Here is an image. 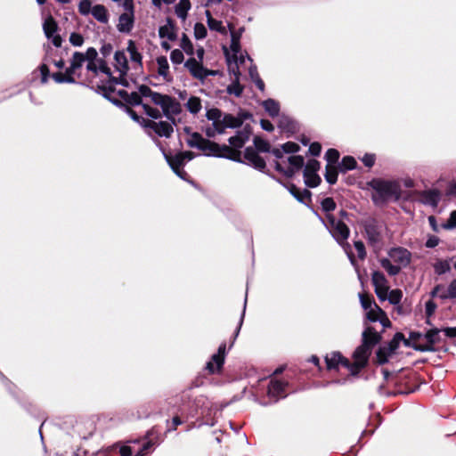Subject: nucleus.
<instances>
[{
	"label": "nucleus",
	"instance_id": "obj_60",
	"mask_svg": "<svg viewBox=\"0 0 456 456\" xmlns=\"http://www.w3.org/2000/svg\"><path fill=\"white\" fill-rule=\"evenodd\" d=\"M202 141H203L202 137L198 133H194L191 136V139L189 140V144L191 147L200 148Z\"/></svg>",
	"mask_w": 456,
	"mask_h": 456
},
{
	"label": "nucleus",
	"instance_id": "obj_63",
	"mask_svg": "<svg viewBox=\"0 0 456 456\" xmlns=\"http://www.w3.org/2000/svg\"><path fill=\"white\" fill-rule=\"evenodd\" d=\"M98 72H102L108 77L110 76V69L108 67L107 63L103 60L98 61Z\"/></svg>",
	"mask_w": 456,
	"mask_h": 456
},
{
	"label": "nucleus",
	"instance_id": "obj_50",
	"mask_svg": "<svg viewBox=\"0 0 456 456\" xmlns=\"http://www.w3.org/2000/svg\"><path fill=\"white\" fill-rule=\"evenodd\" d=\"M194 37L196 39H203L207 36V28L202 23H196L194 25Z\"/></svg>",
	"mask_w": 456,
	"mask_h": 456
},
{
	"label": "nucleus",
	"instance_id": "obj_3",
	"mask_svg": "<svg viewBox=\"0 0 456 456\" xmlns=\"http://www.w3.org/2000/svg\"><path fill=\"white\" fill-rule=\"evenodd\" d=\"M411 253L408 249L396 247L388 251V258H382L379 263L389 275L395 276L411 263Z\"/></svg>",
	"mask_w": 456,
	"mask_h": 456
},
{
	"label": "nucleus",
	"instance_id": "obj_14",
	"mask_svg": "<svg viewBox=\"0 0 456 456\" xmlns=\"http://www.w3.org/2000/svg\"><path fill=\"white\" fill-rule=\"evenodd\" d=\"M371 281L379 299L381 301L387 300V294L389 290V286L385 275L381 272L375 271L372 273Z\"/></svg>",
	"mask_w": 456,
	"mask_h": 456
},
{
	"label": "nucleus",
	"instance_id": "obj_57",
	"mask_svg": "<svg viewBox=\"0 0 456 456\" xmlns=\"http://www.w3.org/2000/svg\"><path fill=\"white\" fill-rule=\"evenodd\" d=\"M444 229H453L456 227V210L452 211L445 224H442Z\"/></svg>",
	"mask_w": 456,
	"mask_h": 456
},
{
	"label": "nucleus",
	"instance_id": "obj_6",
	"mask_svg": "<svg viewBox=\"0 0 456 456\" xmlns=\"http://www.w3.org/2000/svg\"><path fill=\"white\" fill-rule=\"evenodd\" d=\"M85 62L84 53L75 52L72 55L69 67L66 69L64 73H54L53 78L57 83H75L76 77H81L80 71Z\"/></svg>",
	"mask_w": 456,
	"mask_h": 456
},
{
	"label": "nucleus",
	"instance_id": "obj_7",
	"mask_svg": "<svg viewBox=\"0 0 456 456\" xmlns=\"http://www.w3.org/2000/svg\"><path fill=\"white\" fill-rule=\"evenodd\" d=\"M229 28L232 37L230 51L227 48H224L227 66L229 67V62L234 61L240 68V66H242L245 63L246 58L250 62H252V60L247 53L244 54L240 52V38L244 28H241L239 29L238 32H235L233 31V28L232 26L229 25Z\"/></svg>",
	"mask_w": 456,
	"mask_h": 456
},
{
	"label": "nucleus",
	"instance_id": "obj_12",
	"mask_svg": "<svg viewBox=\"0 0 456 456\" xmlns=\"http://www.w3.org/2000/svg\"><path fill=\"white\" fill-rule=\"evenodd\" d=\"M184 67L194 78L201 81L209 76H216L217 74V71L205 68L203 62L197 61L195 57H190L185 61Z\"/></svg>",
	"mask_w": 456,
	"mask_h": 456
},
{
	"label": "nucleus",
	"instance_id": "obj_13",
	"mask_svg": "<svg viewBox=\"0 0 456 456\" xmlns=\"http://www.w3.org/2000/svg\"><path fill=\"white\" fill-rule=\"evenodd\" d=\"M124 12L118 17L117 28L121 33H129L134 23V4L125 5L122 4Z\"/></svg>",
	"mask_w": 456,
	"mask_h": 456
},
{
	"label": "nucleus",
	"instance_id": "obj_32",
	"mask_svg": "<svg viewBox=\"0 0 456 456\" xmlns=\"http://www.w3.org/2000/svg\"><path fill=\"white\" fill-rule=\"evenodd\" d=\"M191 9L190 0H179L175 7L176 16L182 20H185L188 15V12Z\"/></svg>",
	"mask_w": 456,
	"mask_h": 456
},
{
	"label": "nucleus",
	"instance_id": "obj_29",
	"mask_svg": "<svg viewBox=\"0 0 456 456\" xmlns=\"http://www.w3.org/2000/svg\"><path fill=\"white\" fill-rule=\"evenodd\" d=\"M91 14L101 23L106 24L109 21L108 10L102 4H95L93 6Z\"/></svg>",
	"mask_w": 456,
	"mask_h": 456
},
{
	"label": "nucleus",
	"instance_id": "obj_38",
	"mask_svg": "<svg viewBox=\"0 0 456 456\" xmlns=\"http://www.w3.org/2000/svg\"><path fill=\"white\" fill-rule=\"evenodd\" d=\"M338 167L335 165L327 164L325 179L330 184H335L338 181Z\"/></svg>",
	"mask_w": 456,
	"mask_h": 456
},
{
	"label": "nucleus",
	"instance_id": "obj_58",
	"mask_svg": "<svg viewBox=\"0 0 456 456\" xmlns=\"http://www.w3.org/2000/svg\"><path fill=\"white\" fill-rule=\"evenodd\" d=\"M98 53L94 47H89L86 53H84V58L86 61H99L97 59Z\"/></svg>",
	"mask_w": 456,
	"mask_h": 456
},
{
	"label": "nucleus",
	"instance_id": "obj_5",
	"mask_svg": "<svg viewBox=\"0 0 456 456\" xmlns=\"http://www.w3.org/2000/svg\"><path fill=\"white\" fill-rule=\"evenodd\" d=\"M370 185L374 190L372 200L376 204H381L392 198L397 200L400 197L401 187L397 182L374 179Z\"/></svg>",
	"mask_w": 456,
	"mask_h": 456
},
{
	"label": "nucleus",
	"instance_id": "obj_10",
	"mask_svg": "<svg viewBox=\"0 0 456 456\" xmlns=\"http://www.w3.org/2000/svg\"><path fill=\"white\" fill-rule=\"evenodd\" d=\"M119 94L126 99V101L131 104V105H142L145 113L152 118H155V119H158L161 117V113L160 111L156 109V108H152L151 107L149 104L147 103H143L142 102V98L143 96V94H142L141 91L139 90L138 92H132L130 94H128L127 92L124 91V90H121L118 92Z\"/></svg>",
	"mask_w": 456,
	"mask_h": 456
},
{
	"label": "nucleus",
	"instance_id": "obj_34",
	"mask_svg": "<svg viewBox=\"0 0 456 456\" xmlns=\"http://www.w3.org/2000/svg\"><path fill=\"white\" fill-rule=\"evenodd\" d=\"M208 26L211 30L217 31L221 34H226V29L223 26L222 21L214 19L209 11H206Z\"/></svg>",
	"mask_w": 456,
	"mask_h": 456
},
{
	"label": "nucleus",
	"instance_id": "obj_37",
	"mask_svg": "<svg viewBox=\"0 0 456 456\" xmlns=\"http://www.w3.org/2000/svg\"><path fill=\"white\" fill-rule=\"evenodd\" d=\"M263 107L270 116L276 117L279 115L280 106L276 101L268 99L263 102Z\"/></svg>",
	"mask_w": 456,
	"mask_h": 456
},
{
	"label": "nucleus",
	"instance_id": "obj_61",
	"mask_svg": "<svg viewBox=\"0 0 456 456\" xmlns=\"http://www.w3.org/2000/svg\"><path fill=\"white\" fill-rule=\"evenodd\" d=\"M134 449L131 448L130 443L128 444L122 445L119 448V453L121 456H134Z\"/></svg>",
	"mask_w": 456,
	"mask_h": 456
},
{
	"label": "nucleus",
	"instance_id": "obj_44",
	"mask_svg": "<svg viewBox=\"0 0 456 456\" xmlns=\"http://www.w3.org/2000/svg\"><path fill=\"white\" fill-rule=\"evenodd\" d=\"M305 183L308 187H316L321 182L320 176L315 172L304 173Z\"/></svg>",
	"mask_w": 456,
	"mask_h": 456
},
{
	"label": "nucleus",
	"instance_id": "obj_36",
	"mask_svg": "<svg viewBox=\"0 0 456 456\" xmlns=\"http://www.w3.org/2000/svg\"><path fill=\"white\" fill-rule=\"evenodd\" d=\"M221 158H226L232 160H237L240 158V151H237L225 144L220 145Z\"/></svg>",
	"mask_w": 456,
	"mask_h": 456
},
{
	"label": "nucleus",
	"instance_id": "obj_23",
	"mask_svg": "<svg viewBox=\"0 0 456 456\" xmlns=\"http://www.w3.org/2000/svg\"><path fill=\"white\" fill-rule=\"evenodd\" d=\"M245 159L256 168L263 169L265 167V161L253 148H247L244 152Z\"/></svg>",
	"mask_w": 456,
	"mask_h": 456
},
{
	"label": "nucleus",
	"instance_id": "obj_40",
	"mask_svg": "<svg viewBox=\"0 0 456 456\" xmlns=\"http://www.w3.org/2000/svg\"><path fill=\"white\" fill-rule=\"evenodd\" d=\"M447 295L448 286L445 287L443 284H437L431 291L432 297H439L442 300L451 299V297H448Z\"/></svg>",
	"mask_w": 456,
	"mask_h": 456
},
{
	"label": "nucleus",
	"instance_id": "obj_8",
	"mask_svg": "<svg viewBox=\"0 0 456 456\" xmlns=\"http://www.w3.org/2000/svg\"><path fill=\"white\" fill-rule=\"evenodd\" d=\"M303 166L304 158L299 155H292L285 160H276L274 163L275 169L288 177L293 176Z\"/></svg>",
	"mask_w": 456,
	"mask_h": 456
},
{
	"label": "nucleus",
	"instance_id": "obj_24",
	"mask_svg": "<svg viewBox=\"0 0 456 456\" xmlns=\"http://www.w3.org/2000/svg\"><path fill=\"white\" fill-rule=\"evenodd\" d=\"M440 198L441 194L437 190L424 191L420 193L421 202L433 208L437 207Z\"/></svg>",
	"mask_w": 456,
	"mask_h": 456
},
{
	"label": "nucleus",
	"instance_id": "obj_1",
	"mask_svg": "<svg viewBox=\"0 0 456 456\" xmlns=\"http://www.w3.org/2000/svg\"><path fill=\"white\" fill-rule=\"evenodd\" d=\"M140 91L144 98L159 106L163 114L173 122L174 116L179 114L182 110L180 102L172 96L154 92L147 86H141Z\"/></svg>",
	"mask_w": 456,
	"mask_h": 456
},
{
	"label": "nucleus",
	"instance_id": "obj_54",
	"mask_svg": "<svg viewBox=\"0 0 456 456\" xmlns=\"http://www.w3.org/2000/svg\"><path fill=\"white\" fill-rule=\"evenodd\" d=\"M254 142H255L256 148L258 151H263V152L270 151V144L268 142H266L263 139H260V138H256Z\"/></svg>",
	"mask_w": 456,
	"mask_h": 456
},
{
	"label": "nucleus",
	"instance_id": "obj_31",
	"mask_svg": "<svg viewBox=\"0 0 456 456\" xmlns=\"http://www.w3.org/2000/svg\"><path fill=\"white\" fill-rule=\"evenodd\" d=\"M127 52L129 53L131 61L134 65V68L141 67L142 54L137 51L136 45L132 40L128 42Z\"/></svg>",
	"mask_w": 456,
	"mask_h": 456
},
{
	"label": "nucleus",
	"instance_id": "obj_43",
	"mask_svg": "<svg viewBox=\"0 0 456 456\" xmlns=\"http://www.w3.org/2000/svg\"><path fill=\"white\" fill-rule=\"evenodd\" d=\"M180 47L183 49V51L186 54L190 55L191 57H193L192 56L194 54L193 45L185 34H183V37H182L181 42H180Z\"/></svg>",
	"mask_w": 456,
	"mask_h": 456
},
{
	"label": "nucleus",
	"instance_id": "obj_47",
	"mask_svg": "<svg viewBox=\"0 0 456 456\" xmlns=\"http://www.w3.org/2000/svg\"><path fill=\"white\" fill-rule=\"evenodd\" d=\"M92 3L90 0H80L78 4V12L81 15H88L92 12Z\"/></svg>",
	"mask_w": 456,
	"mask_h": 456
},
{
	"label": "nucleus",
	"instance_id": "obj_18",
	"mask_svg": "<svg viewBox=\"0 0 456 456\" xmlns=\"http://www.w3.org/2000/svg\"><path fill=\"white\" fill-rule=\"evenodd\" d=\"M225 348L226 345L224 343L221 344L218 347V352L215 354L211 361L207 363V370L210 373H215L222 368L224 361Z\"/></svg>",
	"mask_w": 456,
	"mask_h": 456
},
{
	"label": "nucleus",
	"instance_id": "obj_9",
	"mask_svg": "<svg viewBox=\"0 0 456 456\" xmlns=\"http://www.w3.org/2000/svg\"><path fill=\"white\" fill-rule=\"evenodd\" d=\"M438 329H431L425 334L416 335V349L421 352L433 351L435 345L440 342V332Z\"/></svg>",
	"mask_w": 456,
	"mask_h": 456
},
{
	"label": "nucleus",
	"instance_id": "obj_62",
	"mask_svg": "<svg viewBox=\"0 0 456 456\" xmlns=\"http://www.w3.org/2000/svg\"><path fill=\"white\" fill-rule=\"evenodd\" d=\"M448 297H451L452 300L456 299V278L453 279L448 285Z\"/></svg>",
	"mask_w": 456,
	"mask_h": 456
},
{
	"label": "nucleus",
	"instance_id": "obj_30",
	"mask_svg": "<svg viewBox=\"0 0 456 456\" xmlns=\"http://www.w3.org/2000/svg\"><path fill=\"white\" fill-rule=\"evenodd\" d=\"M248 140V135L246 133L239 132L236 135L230 137L229 143L231 148L239 151L238 150L242 148Z\"/></svg>",
	"mask_w": 456,
	"mask_h": 456
},
{
	"label": "nucleus",
	"instance_id": "obj_19",
	"mask_svg": "<svg viewBox=\"0 0 456 456\" xmlns=\"http://www.w3.org/2000/svg\"><path fill=\"white\" fill-rule=\"evenodd\" d=\"M193 154L190 151H185L182 153H178L173 157L167 158V161L173 171L180 170V168H183L184 164L187 161L192 159Z\"/></svg>",
	"mask_w": 456,
	"mask_h": 456
},
{
	"label": "nucleus",
	"instance_id": "obj_11",
	"mask_svg": "<svg viewBox=\"0 0 456 456\" xmlns=\"http://www.w3.org/2000/svg\"><path fill=\"white\" fill-rule=\"evenodd\" d=\"M371 350L368 346L367 338L354 352V362L350 363V371L354 374L358 373L366 364Z\"/></svg>",
	"mask_w": 456,
	"mask_h": 456
},
{
	"label": "nucleus",
	"instance_id": "obj_53",
	"mask_svg": "<svg viewBox=\"0 0 456 456\" xmlns=\"http://www.w3.org/2000/svg\"><path fill=\"white\" fill-rule=\"evenodd\" d=\"M359 298L362 308L365 310H368L374 305L375 302H373L372 298L368 295L359 294Z\"/></svg>",
	"mask_w": 456,
	"mask_h": 456
},
{
	"label": "nucleus",
	"instance_id": "obj_46",
	"mask_svg": "<svg viewBox=\"0 0 456 456\" xmlns=\"http://www.w3.org/2000/svg\"><path fill=\"white\" fill-rule=\"evenodd\" d=\"M450 269V264L446 260H438L434 264L435 273L438 275H442L448 273Z\"/></svg>",
	"mask_w": 456,
	"mask_h": 456
},
{
	"label": "nucleus",
	"instance_id": "obj_55",
	"mask_svg": "<svg viewBox=\"0 0 456 456\" xmlns=\"http://www.w3.org/2000/svg\"><path fill=\"white\" fill-rule=\"evenodd\" d=\"M69 42L74 46H81L84 43V37L79 33H71L69 36Z\"/></svg>",
	"mask_w": 456,
	"mask_h": 456
},
{
	"label": "nucleus",
	"instance_id": "obj_27",
	"mask_svg": "<svg viewBox=\"0 0 456 456\" xmlns=\"http://www.w3.org/2000/svg\"><path fill=\"white\" fill-rule=\"evenodd\" d=\"M159 36L162 39L175 41L177 37L176 29L170 21H167L165 25L159 27Z\"/></svg>",
	"mask_w": 456,
	"mask_h": 456
},
{
	"label": "nucleus",
	"instance_id": "obj_48",
	"mask_svg": "<svg viewBox=\"0 0 456 456\" xmlns=\"http://www.w3.org/2000/svg\"><path fill=\"white\" fill-rule=\"evenodd\" d=\"M339 158V152L336 149H329L325 154V159L330 165H335Z\"/></svg>",
	"mask_w": 456,
	"mask_h": 456
},
{
	"label": "nucleus",
	"instance_id": "obj_52",
	"mask_svg": "<svg viewBox=\"0 0 456 456\" xmlns=\"http://www.w3.org/2000/svg\"><path fill=\"white\" fill-rule=\"evenodd\" d=\"M319 168H320L319 161H317L316 159H310L307 161V163L305 167L304 173H307V174L311 173V172L317 173Z\"/></svg>",
	"mask_w": 456,
	"mask_h": 456
},
{
	"label": "nucleus",
	"instance_id": "obj_42",
	"mask_svg": "<svg viewBox=\"0 0 456 456\" xmlns=\"http://www.w3.org/2000/svg\"><path fill=\"white\" fill-rule=\"evenodd\" d=\"M383 310L374 303V305L367 310L366 316L370 322H378L379 316L383 314Z\"/></svg>",
	"mask_w": 456,
	"mask_h": 456
},
{
	"label": "nucleus",
	"instance_id": "obj_26",
	"mask_svg": "<svg viewBox=\"0 0 456 456\" xmlns=\"http://www.w3.org/2000/svg\"><path fill=\"white\" fill-rule=\"evenodd\" d=\"M131 448L134 449V456H147L150 454L152 443L150 441H133L130 442Z\"/></svg>",
	"mask_w": 456,
	"mask_h": 456
},
{
	"label": "nucleus",
	"instance_id": "obj_41",
	"mask_svg": "<svg viewBox=\"0 0 456 456\" xmlns=\"http://www.w3.org/2000/svg\"><path fill=\"white\" fill-rule=\"evenodd\" d=\"M356 161L353 157L347 156L343 158L342 161L338 165V170L342 173H346L348 170L355 168Z\"/></svg>",
	"mask_w": 456,
	"mask_h": 456
},
{
	"label": "nucleus",
	"instance_id": "obj_20",
	"mask_svg": "<svg viewBox=\"0 0 456 456\" xmlns=\"http://www.w3.org/2000/svg\"><path fill=\"white\" fill-rule=\"evenodd\" d=\"M147 126L151 128L158 135L169 137L174 129L172 124L167 121H149Z\"/></svg>",
	"mask_w": 456,
	"mask_h": 456
},
{
	"label": "nucleus",
	"instance_id": "obj_64",
	"mask_svg": "<svg viewBox=\"0 0 456 456\" xmlns=\"http://www.w3.org/2000/svg\"><path fill=\"white\" fill-rule=\"evenodd\" d=\"M309 152L313 156H319L322 151V146L319 142H313L309 146Z\"/></svg>",
	"mask_w": 456,
	"mask_h": 456
},
{
	"label": "nucleus",
	"instance_id": "obj_2",
	"mask_svg": "<svg viewBox=\"0 0 456 456\" xmlns=\"http://www.w3.org/2000/svg\"><path fill=\"white\" fill-rule=\"evenodd\" d=\"M207 118L212 122L214 130L218 134H223L227 128H238L241 126L246 118L244 114L233 116L224 114L217 108H211L206 112Z\"/></svg>",
	"mask_w": 456,
	"mask_h": 456
},
{
	"label": "nucleus",
	"instance_id": "obj_59",
	"mask_svg": "<svg viewBox=\"0 0 456 456\" xmlns=\"http://www.w3.org/2000/svg\"><path fill=\"white\" fill-rule=\"evenodd\" d=\"M354 248H355V250L357 252L358 257L360 259H364L365 256H366V251H365L364 244L362 241L357 240V241H354Z\"/></svg>",
	"mask_w": 456,
	"mask_h": 456
},
{
	"label": "nucleus",
	"instance_id": "obj_4",
	"mask_svg": "<svg viewBox=\"0 0 456 456\" xmlns=\"http://www.w3.org/2000/svg\"><path fill=\"white\" fill-rule=\"evenodd\" d=\"M326 220L327 222L322 220L323 224L338 243L344 247L351 263L354 265V256L348 252L350 245L346 242L350 233L349 228L341 219L337 218L332 214H327Z\"/></svg>",
	"mask_w": 456,
	"mask_h": 456
},
{
	"label": "nucleus",
	"instance_id": "obj_25",
	"mask_svg": "<svg viewBox=\"0 0 456 456\" xmlns=\"http://www.w3.org/2000/svg\"><path fill=\"white\" fill-rule=\"evenodd\" d=\"M286 383L278 380H271L268 386V395L273 398L274 401H277L279 398L284 397L283 395Z\"/></svg>",
	"mask_w": 456,
	"mask_h": 456
},
{
	"label": "nucleus",
	"instance_id": "obj_49",
	"mask_svg": "<svg viewBox=\"0 0 456 456\" xmlns=\"http://www.w3.org/2000/svg\"><path fill=\"white\" fill-rule=\"evenodd\" d=\"M322 208L323 211L327 212V214H330V211H333L336 208V203L332 198H325L322 200Z\"/></svg>",
	"mask_w": 456,
	"mask_h": 456
},
{
	"label": "nucleus",
	"instance_id": "obj_28",
	"mask_svg": "<svg viewBox=\"0 0 456 456\" xmlns=\"http://www.w3.org/2000/svg\"><path fill=\"white\" fill-rule=\"evenodd\" d=\"M365 232L370 243L375 244L380 241V231L374 221L366 224Z\"/></svg>",
	"mask_w": 456,
	"mask_h": 456
},
{
	"label": "nucleus",
	"instance_id": "obj_39",
	"mask_svg": "<svg viewBox=\"0 0 456 456\" xmlns=\"http://www.w3.org/2000/svg\"><path fill=\"white\" fill-rule=\"evenodd\" d=\"M186 108L191 113L198 114L202 108L200 99L196 96L190 97L186 102Z\"/></svg>",
	"mask_w": 456,
	"mask_h": 456
},
{
	"label": "nucleus",
	"instance_id": "obj_17",
	"mask_svg": "<svg viewBox=\"0 0 456 456\" xmlns=\"http://www.w3.org/2000/svg\"><path fill=\"white\" fill-rule=\"evenodd\" d=\"M57 23L52 16L47 17L43 24L44 32L48 39L52 40V43L56 46L60 47L61 45V38L57 32Z\"/></svg>",
	"mask_w": 456,
	"mask_h": 456
},
{
	"label": "nucleus",
	"instance_id": "obj_15",
	"mask_svg": "<svg viewBox=\"0 0 456 456\" xmlns=\"http://www.w3.org/2000/svg\"><path fill=\"white\" fill-rule=\"evenodd\" d=\"M240 67L237 65L236 62H229L228 71L231 75L233 76L232 79V84L227 86V93L229 94H233L237 97L240 96L244 87L240 84Z\"/></svg>",
	"mask_w": 456,
	"mask_h": 456
},
{
	"label": "nucleus",
	"instance_id": "obj_16",
	"mask_svg": "<svg viewBox=\"0 0 456 456\" xmlns=\"http://www.w3.org/2000/svg\"><path fill=\"white\" fill-rule=\"evenodd\" d=\"M114 67L115 69L118 72L119 77L118 81L116 80V83H119L121 85H126L127 81L125 77L126 75L129 67H128V61L127 57L125 52L123 51H117L114 54Z\"/></svg>",
	"mask_w": 456,
	"mask_h": 456
},
{
	"label": "nucleus",
	"instance_id": "obj_45",
	"mask_svg": "<svg viewBox=\"0 0 456 456\" xmlns=\"http://www.w3.org/2000/svg\"><path fill=\"white\" fill-rule=\"evenodd\" d=\"M403 297V292L401 289H395L391 291L388 290L387 294V299L390 304L397 305L400 304Z\"/></svg>",
	"mask_w": 456,
	"mask_h": 456
},
{
	"label": "nucleus",
	"instance_id": "obj_22",
	"mask_svg": "<svg viewBox=\"0 0 456 456\" xmlns=\"http://www.w3.org/2000/svg\"><path fill=\"white\" fill-rule=\"evenodd\" d=\"M325 361L329 369L337 368L339 364H342L350 370V362L346 358H344L338 352H333L328 354Z\"/></svg>",
	"mask_w": 456,
	"mask_h": 456
},
{
	"label": "nucleus",
	"instance_id": "obj_21",
	"mask_svg": "<svg viewBox=\"0 0 456 456\" xmlns=\"http://www.w3.org/2000/svg\"><path fill=\"white\" fill-rule=\"evenodd\" d=\"M157 63V73L159 77H162L166 82H171L173 76L169 71V63L165 56H159L156 60Z\"/></svg>",
	"mask_w": 456,
	"mask_h": 456
},
{
	"label": "nucleus",
	"instance_id": "obj_56",
	"mask_svg": "<svg viewBox=\"0 0 456 456\" xmlns=\"http://www.w3.org/2000/svg\"><path fill=\"white\" fill-rule=\"evenodd\" d=\"M282 151L286 153H295L299 151V146L292 142H288L281 146Z\"/></svg>",
	"mask_w": 456,
	"mask_h": 456
},
{
	"label": "nucleus",
	"instance_id": "obj_35",
	"mask_svg": "<svg viewBox=\"0 0 456 456\" xmlns=\"http://www.w3.org/2000/svg\"><path fill=\"white\" fill-rule=\"evenodd\" d=\"M364 338H367L368 346L372 349V347L379 342V336L375 331L373 328H367L362 333V342L364 341Z\"/></svg>",
	"mask_w": 456,
	"mask_h": 456
},
{
	"label": "nucleus",
	"instance_id": "obj_51",
	"mask_svg": "<svg viewBox=\"0 0 456 456\" xmlns=\"http://www.w3.org/2000/svg\"><path fill=\"white\" fill-rule=\"evenodd\" d=\"M170 59L174 64H181L184 60L183 53L181 50L175 49L171 52Z\"/></svg>",
	"mask_w": 456,
	"mask_h": 456
},
{
	"label": "nucleus",
	"instance_id": "obj_33",
	"mask_svg": "<svg viewBox=\"0 0 456 456\" xmlns=\"http://www.w3.org/2000/svg\"><path fill=\"white\" fill-rule=\"evenodd\" d=\"M289 192L300 202H305V200H310L311 192L307 189L300 190L295 184L288 186Z\"/></svg>",
	"mask_w": 456,
	"mask_h": 456
}]
</instances>
